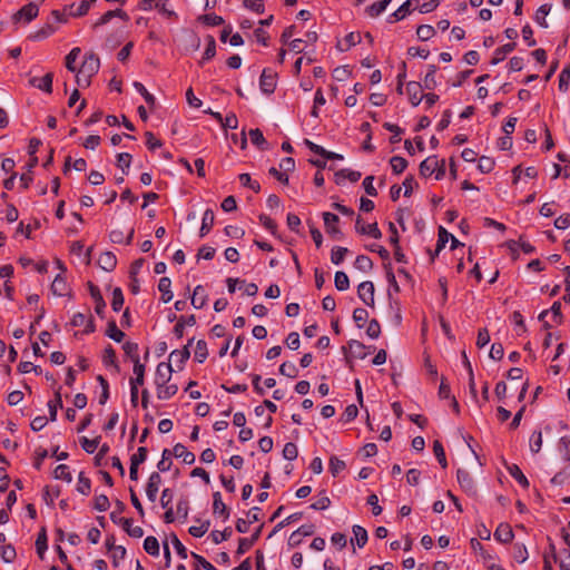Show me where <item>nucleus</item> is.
I'll return each mask as SVG.
<instances>
[{
    "mask_svg": "<svg viewBox=\"0 0 570 570\" xmlns=\"http://www.w3.org/2000/svg\"><path fill=\"white\" fill-rule=\"evenodd\" d=\"M99 68V57L96 53L90 52L85 56V59L82 61L81 67L79 68V71H81V75L92 78L98 72Z\"/></svg>",
    "mask_w": 570,
    "mask_h": 570,
    "instance_id": "nucleus-1",
    "label": "nucleus"
},
{
    "mask_svg": "<svg viewBox=\"0 0 570 570\" xmlns=\"http://www.w3.org/2000/svg\"><path fill=\"white\" fill-rule=\"evenodd\" d=\"M456 479L461 489L469 495L475 497L478 493L476 485L472 475L463 469H459L456 472Z\"/></svg>",
    "mask_w": 570,
    "mask_h": 570,
    "instance_id": "nucleus-2",
    "label": "nucleus"
},
{
    "mask_svg": "<svg viewBox=\"0 0 570 570\" xmlns=\"http://www.w3.org/2000/svg\"><path fill=\"white\" fill-rule=\"evenodd\" d=\"M323 219L325 225V230L335 239H342L343 233L337 227V223L340 222V217L335 214L325 212L323 213Z\"/></svg>",
    "mask_w": 570,
    "mask_h": 570,
    "instance_id": "nucleus-3",
    "label": "nucleus"
},
{
    "mask_svg": "<svg viewBox=\"0 0 570 570\" xmlns=\"http://www.w3.org/2000/svg\"><path fill=\"white\" fill-rule=\"evenodd\" d=\"M89 293L91 298L95 301V312L98 316L104 318L105 316V308H106V302L100 293V289L97 285H95L92 282L87 283Z\"/></svg>",
    "mask_w": 570,
    "mask_h": 570,
    "instance_id": "nucleus-4",
    "label": "nucleus"
},
{
    "mask_svg": "<svg viewBox=\"0 0 570 570\" xmlns=\"http://www.w3.org/2000/svg\"><path fill=\"white\" fill-rule=\"evenodd\" d=\"M374 284L370 281L361 283L357 287L360 299L370 307H374Z\"/></svg>",
    "mask_w": 570,
    "mask_h": 570,
    "instance_id": "nucleus-5",
    "label": "nucleus"
},
{
    "mask_svg": "<svg viewBox=\"0 0 570 570\" xmlns=\"http://www.w3.org/2000/svg\"><path fill=\"white\" fill-rule=\"evenodd\" d=\"M38 12H39L38 6L33 2H30L26 6H23L20 10H18L13 14L12 19L14 22L20 21L21 19H23L24 22H30L38 16Z\"/></svg>",
    "mask_w": 570,
    "mask_h": 570,
    "instance_id": "nucleus-6",
    "label": "nucleus"
},
{
    "mask_svg": "<svg viewBox=\"0 0 570 570\" xmlns=\"http://www.w3.org/2000/svg\"><path fill=\"white\" fill-rule=\"evenodd\" d=\"M173 366L171 363H165L161 362L157 365L156 373H155V384L156 385H165L170 381L171 373H173Z\"/></svg>",
    "mask_w": 570,
    "mask_h": 570,
    "instance_id": "nucleus-7",
    "label": "nucleus"
},
{
    "mask_svg": "<svg viewBox=\"0 0 570 570\" xmlns=\"http://www.w3.org/2000/svg\"><path fill=\"white\" fill-rule=\"evenodd\" d=\"M259 87L264 94H273L276 88V73H273L267 69H264L261 75Z\"/></svg>",
    "mask_w": 570,
    "mask_h": 570,
    "instance_id": "nucleus-8",
    "label": "nucleus"
},
{
    "mask_svg": "<svg viewBox=\"0 0 570 570\" xmlns=\"http://www.w3.org/2000/svg\"><path fill=\"white\" fill-rule=\"evenodd\" d=\"M315 528L313 524H304L299 527L296 531H294L289 539L288 544L291 547H297L301 544L303 537H309L314 533Z\"/></svg>",
    "mask_w": 570,
    "mask_h": 570,
    "instance_id": "nucleus-9",
    "label": "nucleus"
},
{
    "mask_svg": "<svg viewBox=\"0 0 570 570\" xmlns=\"http://www.w3.org/2000/svg\"><path fill=\"white\" fill-rule=\"evenodd\" d=\"M423 87L420 82L416 81H410L406 85V94L409 96V100L413 107H416L420 105V102L423 99L422 95Z\"/></svg>",
    "mask_w": 570,
    "mask_h": 570,
    "instance_id": "nucleus-10",
    "label": "nucleus"
},
{
    "mask_svg": "<svg viewBox=\"0 0 570 570\" xmlns=\"http://www.w3.org/2000/svg\"><path fill=\"white\" fill-rule=\"evenodd\" d=\"M52 80H53V73L48 72L43 77H32L29 79V85L32 87H36L47 94L52 92Z\"/></svg>",
    "mask_w": 570,
    "mask_h": 570,
    "instance_id": "nucleus-11",
    "label": "nucleus"
},
{
    "mask_svg": "<svg viewBox=\"0 0 570 570\" xmlns=\"http://www.w3.org/2000/svg\"><path fill=\"white\" fill-rule=\"evenodd\" d=\"M161 483V476L159 472H153L148 479L146 485V494L149 501L155 502L157 498V492L159 490V485Z\"/></svg>",
    "mask_w": 570,
    "mask_h": 570,
    "instance_id": "nucleus-12",
    "label": "nucleus"
},
{
    "mask_svg": "<svg viewBox=\"0 0 570 570\" xmlns=\"http://www.w3.org/2000/svg\"><path fill=\"white\" fill-rule=\"evenodd\" d=\"M355 229L358 234L368 235L375 239H379L382 237V233L379 229L377 224L373 223V224H368V225H363L361 216H358L356 218Z\"/></svg>",
    "mask_w": 570,
    "mask_h": 570,
    "instance_id": "nucleus-13",
    "label": "nucleus"
},
{
    "mask_svg": "<svg viewBox=\"0 0 570 570\" xmlns=\"http://www.w3.org/2000/svg\"><path fill=\"white\" fill-rule=\"evenodd\" d=\"M120 18L121 20L124 21H128L129 20V16L127 14L126 11H124L122 9H115V10H109L107 12H105L95 23H94V28H98L100 26H104L106 23H108L112 18Z\"/></svg>",
    "mask_w": 570,
    "mask_h": 570,
    "instance_id": "nucleus-14",
    "label": "nucleus"
},
{
    "mask_svg": "<svg viewBox=\"0 0 570 570\" xmlns=\"http://www.w3.org/2000/svg\"><path fill=\"white\" fill-rule=\"evenodd\" d=\"M263 524H261L249 538H240L237 547V554H244L259 539Z\"/></svg>",
    "mask_w": 570,
    "mask_h": 570,
    "instance_id": "nucleus-15",
    "label": "nucleus"
},
{
    "mask_svg": "<svg viewBox=\"0 0 570 570\" xmlns=\"http://www.w3.org/2000/svg\"><path fill=\"white\" fill-rule=\"evenodd\" d=\"M196 324V316L195 315H188V316H179L176 325L174 326L173 333L177 338H181L184 336V330L187 326H194Z\"/></svg>",
    "mask_w": 570,
    "mask_h": 570,
    "instance_id": "nucleus-16",
    "label": "nucleus"
},
{
    "mask_svg": "<svg viewBox=\"0 0 570 570\" xmlns=\"http://www.w3.org/2000/svg\"><path fill=\"white\" fill-rule=\"evenodd\" d=\"M173 453H174L175 458L181 459L183 462L188 465L193 464L196 459L195 454L193 452L188 451L187 448L181 443H177L174 446Z\"/></svg>",
    "mask_w": 570,
    "mask_h": 570,
    "instance_id": "nucleus-17",
    "label": "nucleus"
},
{
    "mask_svg": "<svg viewBox=\"0 0 570 570\" xmlns=\"http://www.w3.org/2000/svg\"><path fill=\"white\" fill-rule=\"evenodd\" d=\"M190 357V351L188 346H184L181 350H174L169 355V362H174L179 370L183 368L185 362Z\"/></svg>",
    "mask_w": 570,
    "mask_h": 570,
    "instance_id": "nucleus-18",
    "label": "nucleus"
},
{
    "mask_svg": "<svg viewBox=\"0 0 570 570\" xmlns=\"http://www.w3.org/2000/svg\"><path fill=\"white\" fill-rule=\"evenodd\" d=\"M213 513L215 515H220L225 520L229 518V509L226 507V504L222 500L220 492H215L213 494Z\"/></svg>",
    "mask_w": 570,
    "mask_h": 570,
    "instance_id": "nucleus-19",
    "label": "nucleus"
},
{
    "mask_svg": "<svg viewBox=\"0 0 570 570\" xmlns=\"http://www.w3.org/2000/svg\"><path fill=\"white\" fill-rule=\"evenodd\" d=\"M513 537V531L507 523H501L494 531V538L502 543H509Z\"/></svg>",
    "mask_w": 570,
    "mask_h": 570,
    "instance_id": "nucleus-20",
    "label": "nucleus"
},
{
    "mask_svg": "<svg viewBox=\"0 0 570 570\" xmlns=\"http://www.w3.org/2000/svg\"><path fill=\"white\" fill-rule=\"evenodd\" d=\"M61 386L55 391V400L48 402L49 420L56 421L58 409L62 407Z\"/></svg>",
    "mask_w": 570,
    "mask_h": 570,
    "instance_id": "nucleus-21",
    "label": "nucleus"
},
{
    "mask_svg": "<svg viewBox=\"0 0 570 570\" xmlns=\"http://www.w3.org/2000/svg\"><path fill=\"white\" fill-rule=\"evenodd\" d=\"M98 265L106 272H111L117 265V258L111 252L100 254Z\"/></svg>",
    "mask_w": 570,
    "mask_h": 570,
    "instance_id": "nucleus-22",
    "label": "nucleus"
},
{
    "mask_svg": "<svg viewBox=\"0 0 570 570\" xmlns=\"http://www.w3.org/2000/svg\"><path fill=\"white\" fill-rule=\"evenodd\" d=\"M51 292L56 296H65L68 295V284L65 279V277L61 274H58L52 284H51Z\"/></svg>",
    "mask_w": 570,
    "mask_h": 570,
    "instance_id": "nucleus-23",
    "label": "nucleus"
},
{
    "mask_svg": "<svg viewBox=\"0 0 570 570\" xmlns=\"http://www.w3.org/2000/svg\"><path fill=\"white\" fill-rule=\"evenodd\" d=\"M118 524H121L122 529L127 532V534L132 538H141L144 535L142 528L139 525L132 527L131 519L120 518Z\"/></svg>",
    "mask_w": 570,
    "mask_h": 570,
    "instance_id": "nucleus-24",
    "label": "nucleus"
},
{
    "mask_svg": "<svg viewBox=\"0 0 570 570\" xmlns=\"http://www.w3.org/2000/svg\"><path fill=\"white\" fill-rule=\"evenodd\" d=\"M507 470L508 472L510 473V475L524 489L529 488V481L527 479V476L523 474V472L521 471V469L512 463V464H507Z\"/></svg>",
    "mask_w": 570,
    "mask_h": 570,
    "instance_id": "nucleus-25",
    "label": "nucleus"
},
{
    "mask_svg": "<svg viewBox=\"0 0 570 570\" xmlns=\"http://www.w3.org/2000/svg\"><path fill=\"white\" fill-rule=\"evenodd\" d=\"M438 166L439 159L436 158V156L428 157L420 164V174L423 177H429L434 173Z\"/></svg>",
    "mask_w": 570,
    "mask_h": 570,
    "instance_id": "nucleus-26",
    "label": "nucleus"
},
{
    "mask_svg": "<svg viewBox=\"0 0 570 570\" xmlns=\"http://www.w3.org/2000/svg\"><path fill=\"white\" fill-rule=\"evenodd\" d=\"M248 136L250 138L252 144L257 146L261 150L269 149V145L266 141L261 129H258V128L250 129L248 132Z\"/></svg>",
    "mask_w": 570,
    "mask_h": 570,
    "instance_id": "nucleus-27",
    "label": "nucleus"
},
{
    "mask_svg": "<svg viewBox=\"0 0 570 570\" xmlns=\"http://www.w3.org/2000/svg\"><path fill=\"white\" fill-rule=\"evenodd\" d=\"M206 302H207V295L205 293L204 287L202 285H197L191 295V305L195 308L199 309L206 305Z\"/></svg>",
    "mask_w": 570,
    "mask_h": 570,
    "instance_id": "nucleus-28",
    "label": "nucleus"
},
{
    "mask_svg": "<svg viewBox=\"0 0 570 570\" xmlns=\"http://www.w3.org/2000/svg\"><path fill=\"white\" fill-rule=\"evenodd\" d=\"M214 220H215L214 212L212 209H206L204 213V216L202 219V226L199 229L200 237L206 236L210 232V229L213 228V225H214Z\"/></svg>",
    "mask_w": 570,
    "mask_h": 570,
    "instance_id": "nucleus-29",
    "label": "nucleus"
},
{
    "mask_svg": "<svg viewBox=\"0 0 570 570\" xmlns=\"http://www.w3.org/2000/svg\"><path fill=\"white\" fill-rule=\"evenodd\" d=\"M352 532H353L354 538L351 539V543L353 544L354 540H355L357 547L363 548L366 544L367 539H368L366 529L363 528L362 525L355 524L352 528Z\"/></svg>",
    "mask_w": 570,
    "mask_h": 570,
    "instance_id": "nucleus-30",
    "label": "nucleus"
},
{
    "mask_svg": "<svg viewBox=\"0 0 570 570\" xmlns=\"http://www.w3.org/2000/svg\"><path fill=\"white\" fill-rule=\"evenodd\" d=\"M171 281L169 277H161L158 282V289L161 292V301L168 303L173 299V292L170 291Z\"/></svg>",
    "mask_w": 570,
    "mask_h": 570,
    "instance_id": "nucleus-31",
    "label": "nucleus"
},
{
    "mask_svg": "<svg viewBox=\"0 0 570 570\" xmlns=\"http://www.w3.org/2000/svg\"><path fill=\"white\" fill-rule=\"evenodd\" d=\"M361 173L360 171H356V170H351V169H347V168H344V169H341L338 170L336 174H335V183L337 185H341L342 184V180L341 179H348L352 183H356L360 178H361Z\"/></svg>",
    "mask_w": 570,
    "mask_h": 570,
    "instance_id": "nucleus-32",
    "label": "nucleus"
},
{
    "mask_svg": "<svg viewBox=\"0 0 570 570\" xmlns=\"http://www.w3.org/2000/svg\"><path fill=\"white\" fill-rule=\"evenodd\" d=\"M207 46L205 49V52L203 55V58L199 60V66H203L205 61L210 60L216 55V40L213 36L208 35L206 37Z\"/></svg>",
    "mask_w": 570,
    "mask_h": 570,
    "instance_id": "nucleus-33",
    "label": "nucleus"
},
{
    "mask_svg": "<svg viewBox=\"0 0 570 570\" xmlns=\"http://www.w3.org/2000/svg\"><path fill=\"white\" fill-rule=\"evenodd\" d=\"M91 3L94 1L90 0H81L79 3H72L70 6V16L72 17H82L87 14L90 9Z\"/></svg>",
    "mask_w": 570,
    "mask_h": 570,
    "instance_id": "nucleus-34",
    "label": "nucleus"
},
{
    "mask_svg": "<svg viewBox=\"0 0 570 570\" xmlns=\"http://www.w3.org/2000/svg\"><path fill=\"white\" fill-rule=\"evenodd\" d=\"M145 364L140 363V361H136L134 363V374L135 377L130 379L129 383L130 385H142L145 382Z\"/></svg>",
    "mask_w": 570,
    "mask_h": 570,
    "instance_id": "nucleus-35",
    "label": "nucleus"
},
{
    "mask_svg": "<svg viewBox=\"0 0 570 570\" xmlns=\"http://www.w3.org/2000/svg\"><path fill=\"white\" fill-rule=\"evenodd\" d=\"M514 48H515V42H509V43H505L504 46L495 49L494 56L491 60V63L498 65L499 62H501L504 59L505 55L513 51Z\"/></svg>",
    "mask_w": 570,
    "mask_h": 570,
    "instance_id": "nucleus-36",
    "label": "nucleus"
},
{
    "mask_svg": "<svg viewBox=\"0 0 570 570\" xmlns=\"http://www.w3.org/2000/svg\"><path fill=\"white\" fill-rule=\"evenodd\" d=\"M157 386V397L159 400H168L171 396H174L177 391L178 386L177 384H165V385H156Z\"/></svg>",
    "mask_w": 570,
    "mask_h": 570,
    "instance_id": "nucleus-37",
    "label": "nucleus"
},
{
    "mask_svg": "<svg viewBox=\"0 0 570 570\" xmlns=\"http://www.w3.org/2000/svg\"><path fill=\"white\" fill-rule=\"evenodd\" d=\"M47 541L46 528H41L36 540V550L40 559L45 557V552L48 548Z\"/></svg>",
    "mask_w": 570,
    "mask_h": 570,
    "instance_id": "nucleus-38",
    "label": "nucleus"
},
{
    "mask_svg": "<svg viewBox=\"0 0 570 570\" xmlns=\"http://www.w3.org/2000/svg\"><path fill=\"white\" fill-rule=\"evenodd\" d=\"M106 335L118 343H120L125 337V333L117 327L114 320L108 322Z\"/></svg>",
    "mask_w": 570,
    "mask_h": 570,
    "instance_id": "nucleus-39",
    "label": "nucleus"
},
{
    "mask_svg": "<svg viewBox=\"0 0 570 570\" xmlns=\"http://www.w3.org/2000/svg\"><path fill=\"white\" fill-rule=\"evenodd\" d=\"M102 363L106 366L111 365L116 368V371H119V366L117 364L116 351L114 350V347L111 345H108L105 348L104 355H102Z\"/></svg>",
    "mask_w": 570,
    "mask_h": 570,
    "instance_id": "nucleus-40",
    "label": "nucleus"
},
{
    "mask_svg": "<svg viewBox=\"0 0 570 570\" xmlns=\"http://www.w3.org/2000/svg\"><path fill=\"white\" fill-rule=\"evenodd\" d=\"M391 0H380L366 8V13L372 17H379L387 7Z\"/></svg>",
    "mask_w": 570,
    "mask_h": 570,
    "instance_id": "nucleus-41",
    "label": "nucleus"
},
{
    "mask_svg": "<svg viewBox=\"0 0 570 570\" xmlns=\"http://www.w3.org/2000/svg\"><path fill=\"white\" fill-rule=\"evenodd\" d=\"M145 551L153 556L157 557L159 554V542L156 537L149 535L144 541Z\"/></svg>",
    "mask_w": 570,
    "mask_h": 570,
    "instance_id": "nucleus-42",
    "label": "nucleus"
},
{
    "mask_svg": "<svg viewBox=\"0 0 570 570\" xmlns=\"http://www.w3.org/2000/svg\"><path fill=\"white\" fill-rule=\"evenodd\" d=\"M348 350L351 352V354L353 355V357H356V358H365L366 357V353L364 352L365 350V345L358 341H355V340H351L348 342Z\"/></svg>",
    "mask_w": 570,
    "mask_h": 570,
    "instance_id": "nucleus-43",
    "label": "nucleus"
},
{
    "mask_svg": "<svg viewBox=\"0 0 570 570\" xmlns=\"http://www.w3.org/2000/svg\"><path fill=\"white\" fill-rule=\"evenodd\" d=\"M390 165L392 167L393 173L395 175H400L406 169L409 163L405 158H403L401 156H393L390 159Z\"/></svg>",
    "mask_w": 570,
    "mask_h": 570,
    "instance_id": "nucleus-44",
    "label": "nucleus"
},
{
    "mask_svg": "<svg viewBox=\"0 0 570 570\" xmlns=\"http://www.w3.org/2000/svg\"><path fill=\"white\" fill-rule=\"evenodd\" d=\"M345 43L346 46L343 47L341 46V43L338 42L337 43V49L340 51H347L350 48L356 46L357 43L361 42V35L358 32H350L348 35H346L345 37Z\"/></svg>",
    "mask_w": 570,
    "mask_h": 570,
    "instance_id": "nucleus-45",
    "label": "nucleus"
},
{
    "mask_svg": "<svg viewBox=\"0 0 570 570\" xmlns=\"http://www.w3.org/2000/svg\"><path fill=\"white\" fill-rule=\"evenodd\" d=\"M208 356L207 343L204 340H199L196 343L195 360L198 363H203Z\"/></svg>",
    "mask_w": 570,
    "mask_h": 570,
    "instance_id": "nucleus-46",
    "label": "nucleus"
},
{
    "mask_svg": "<svg viewBox=\"0 0 570 570\" xmlns=\"http://www.w3.org/2000/svg\"><path fill=\"white\" fill-rule=\"evenodd\" d=\"M53 476L55 479L63 480L68 483L72 481V476L67 464H59L53 471Z\"/></svg>",
    "mask_w": 570,
    "mask_h": 570,
    "instance_id": "nucleus-47",
    "label": "nucleus"
},
{
    "mask_svg": "<svg viewBox=\"0 0 570 570\" xmlns=\"http://www.w3.org/2000/svg\"><path fill=\"white\" fill-rule=\"evenodd\" d=\"M347 253L348 249L346 247H333L331 252V262L335 265H340L344 261Z\"/></svg>",
    "mask_w": 570,
    "mask_h": 570,
    "instance_id": "nucleus-48",
    "label": "nucleus"
},
{
    "mask_svg": "<svg viewBox=\"0 0 570 570\" xmlns=\"http://www.w3.org/2000/svg\"><path fill=\"white\" fill-rule=\"evenodd\" d=\"M91 490V481L85 476L83 472L79 473L77 491L83 495H88Z\"/></svg>",
    "mask_w": 570,
    "mask_h": 570,
    "instance_id": "nucleus-49",
    "label": "nucleus"
},
{
    "mask_svg": "<svg viewBox=\"0 0 570 570\" xmlns=\"http://www.w3.org/2000/svg\"><path fill=\"white\" fill-rule=\"evenodd\" d=\"M550 6L549 4H542L538 8L537 12H535V22L538 24H540L542 28H547L548 27V23H547V20H546V17L549 14L550 12Z\"/></svg>",
    "mask_w": 570,
    "mask_h": 570,
    "instance_id": "nucleus-50",
    "label": "nucleus"
},
{
    "mask_svg": "<svg viewBox=\"0 0 570 570\" xmlns=\"http://www.w3.org/2000/svg\"><path fill=\"white\" fill-rule=\"evenodd\" d=\"M334 283L335 287L341 292L346 291L350 287V279L347 275L342 271L335 273Z\"/></svg>",
    "mask_w": 570,
    "mask_h": 570,
    "instance_id": "nucleus-51",
    "label": "nucleus"
},
{
    "mask_svg": "<svg viewBox=\"0 0 570 570\" xmlns=\"http://www.w3.org/2000/svg\"><path fill=\"white\" fill-rule=\"evenodd\" d=\"M346 464L343 460L338 459L335 455L330 458V472L333 476L338 475L340 472L345 470Z\"/></svg>",
    "mask_w": 570,
    "mask_h": 570,
    "instance_id": "nucleus-52",
    "label": "nucleus"
},
{
    "mask_svg": "<svg viewBox=\"0 0 570 570\" xmlns=\"http://www.w3.org/2000/svg\"><path fill=\"white\" fill-rule=\"evenodd\" d=\"M99 442H100V436H97L92 440L86 438V436H82L80 439V444H81V448L89 454L94 453L98 445H99Z\"/></svg>",
    "mask_w": 570,
    "mask_h": 570,
    "instance_id": "nucleus-53",
    "label": "nucleus"
},
{
    "mask_svg": "<svg viewBox=\"0 0 570 570\" xmlns=\"http://www.w3.org/2000/svg\"><path fill=\"white\" fill-rule=\"evenodd\" d=\"M355 267L366 273L373 268V262L366 255H358L355 259Z\"/></svg>",
    "mask_w": 570,
    "mask_h": 570,
    "instance_id": "nucleus-54",
    "label": "nucleus"
},
{
    "mask_svg": "<svg viewBox=\"0 0 570 570\" xmlns=\"http://www.w3.org/2000/svg\"><path fill=\"white\" fill-rule=\"evenodd\" d=\"M122 350H124L125 354L130 357L132 363H136V361H140L139 355H138V344L137 343L126 342L122 345Z\"/></svg>",
    "mask_w": 570,
    "mask_h": 570,
    "instance_id": "nucleus-55",
    "label": "nucleus"
},
{
    "mask_svg": "<svg viewBox=\"0 0 570 570\" xmlns=\"http://www.w3.org/2000/svg\"><path fill=\"white\" fill-rule=\"evenodd\" d=\"M413 1L414 0H406L391 17L394 18L395 21L404 19L406 14L411 12Z\"/></svg>",
    "mask_w": 570,
    "mask_h": 570,
    "instance_id": "nucleus-56",
    "label": "nucleus"
},
{
    "mask_svg": "<svg viewBox=\"0 0 570 570\" xmlns=\"http://www.w3.org/2000/svg\"><path fill=\"white\" fill-rule=\"evenodd\" d=\"M433 452H434L439 463L441 464V466L446 468L448 462H446V458H445L444 448H443L442 443L438 440H435L433 442Z\"/></svg>",
    "mask_w": 570,
    "mask_h": 570,
    "instance_id": "nucleus-57",
    "label": "nucleus"
},
{
    "mask_svg": "<svg viewBox=\"0 0 570 570\" xmlns=\"http://www.w3.org/2000/svg\"><path fill=\"white\" fill-rule=\"evenodd\" d=\"M435 33V30L430 24H421L416 29L417 38L422 41H426L432 38Z\"/></svg>",
    "mask_w": 570,
    "mask_h": 570,
    "instance_id": "nucleus-58",
    "label": "nucleus"
},
{
    "mask_svg": "<svg viewBox=\"0 0 570 570\" xmlns=\"http://www.w3.org/2000/svg\"><path fill=\"white\" fill-rule=\"evenodd\" d=\"M124 305V294L120 287L112 291L111 307L115 312H119Z\"/></svg>",
    "mask_w": 570,
    "mask_h": 570,
    "instance_id": "nucleus-59",
    "label": "nucleus"
},
{
    "mask_svg": "<svg viewBox=\"0 0 570 570\" xmlns=\"http://www.w3.org/2000/svg\"><path fill=\"white\" fill-rule=\"evenodd\" d=\"M452 234H450L443 226L439 227L436 253H440L449 242Z\"/></svg>",
    "mask_w": 570,
    "mask_h": 570,
    "instance_id": "nucleus-60",
    "label": "nucleus"
},
{
    "mask_svg": "<svg viewBox=\"0 0 570 570\" xmlns=\"http://www.w3.org/2000/svg\"><path fill=\"white\" fill-rule=\"evenodd\" d=\"M55 31H56V28L51 23H47L42 28H40L38 31H36L31 36V39H33V40L46 39L49 36H51Z\"/></svg>",
    "mask_w": 570,
    "mask_h": 570,
    "instance_id": "nucleus-61",
    "label": "nucleus"
},
{
    "mask_svg": "<svg viewBox=\"0 0 570 570\" xmlns=\"http://www.w3.org/2000/svg\"><path fill=\"white\" fill-rule=\"evenodd\" d=\"M368 312L365 308L357 307L353 312V320L358 328H362L367 321Z\"/></svg>",
    "mask_w": 570,
    "mask_h": 570,
    "instance_id": "nucleus-62",
    "label": "nucleus"
},
{
    "mask_svg": "<svg viewBox=\"0 0 570 570\" xmlns=\"http://www.w3.org/2000/svg\"><path fill=\"white\" fill-rule=\"evenodd\" d=\"M110 502L107 495L99 494L95 497L94 508L99 512H105L109 509Z\"/></svg>",
    "mask_w": 570,
    "mask_h": 570,
    "instance_id": "nucleus-63",
    "label": "nucleus"
},
{
    "mask_svg": "<svg viewBox=\"0 0 570 570\" xmlns=\"http://www.w3.org/2000/svg\"><path fill=\"white\" fill-rule=\"evenodd\" d=\"M559 452L562 454L566 461H570V439L562 436L558 444Z\"/></svg>",
    "mask_w": 570,
    "mask_h": 570,
    "instance_id": "nucleus-64",
    "label": "nucleus"
}]
</instances>
